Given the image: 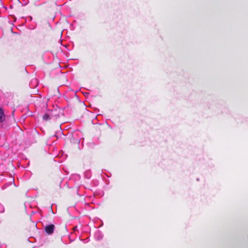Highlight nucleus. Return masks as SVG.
Returning a JSON list of instances; mask_svg holds the SVG:
<instances>
[{"mask_svg": "<svg viewBox=\"0 0 248 248\" xmlns=\"http://www.w3.org/2000/svg\"><path fill=\"white\" fill-rule=\"evenodd\" d=\"M54 229V225L52 224L46 226L45 227V231L46 232L49 234H52L53 232Z\"/></svg>", "mask_w": 248, "mask_h": 248, "instance_id": "obj_1", "label": "nucleus"}, {"mask_svg": "<svg viewBox=\"0 0 248 248\" xmlns=\"http://www.w3.org/2000/svg\"><path fill=\"white\" fill-rule=\"evenodd\" d=\"M94 237L96 239L99 240L103 238V235L100 232L97 231L95 233Z\"/></svg>", "mask_w": 248, "mask_h": 248, "instance_id": "obj_2", "label": "nucleus"}, {"mask_svg": "<svg viewBox=\"0 0 248 248\" xmlns=\"http://www.w3.org/2000/svg\"><path fill=\"white\" fill-rule=\"evenodd\" d=\"M5 118L4 114L2 109L0 108V122L4 121Z\"/></svg>", "mask_w": 248, "mask_h": 248, "instance_id": "obj_3", "label": "nucleus"}, {"mask_svg": "<svg viewBox=\"0 0 248 248\" xmlns=\"http://www.w3.org/2000/svg\"><path fill=\"white\" fill-rule=\"evenodd\" d=\"M32 83H33L34 84V85L33 86V87L36 86L38 85V80H37V79H36V78H34V79H32L31 80V83L32 84Z\"/></svg>", "mask_w": 248, "mask_h": 248, "instance_id": "obj_4", "label": "nucleus"}, {"mask_svg": "<svg viewBox=\"0 0 248 248\" xmlns=\"http://www.w3.org/2000/svg\"><path fill=\"white\" fill-rule=\"evenodd\" d=\"M43 119L45 120H48L50 119L49 115L48 114H45L43 116Z\"/></svg>", "mask_w": 248, "mask_h": 248, "instance_id": "obj_5", "label": "nucleus"}, {"mask_svg": "<svg viewBox=\"0 0 248 248\" xmlns=\"http://www.w3.org/2000/svg\"><path fill=\"white\" fill-rule=\"evenodd\" d=\"M73 229H74V231H77V226L75 227Z\"/></svg>", "mask_w": 248, "mask_h": 248, "instance_id": "obj_6", "label": "nucleus"}]
</instances>
